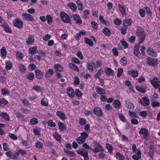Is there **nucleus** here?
<instances>
[{"label":"nucleus","instance_id":"f257e3e1","mask_svg":"<svg viewBox=\"0 0 160 160\" xmlns=\"http://www.w3.org/2000/svg\"><path fill=\"white\" fill-rule=\"evenodd\" d=\"M137 36L138 38L139 43H142L145 38V32L142 28H139L137 30Z\"/></svg>","mask_w":160,"mask_h":160},{"label":"nucleus","instance_id":"f03ea898","mask_svg":"<svg viewBox=\"0 0 160 160\" xmlns=\"http://www.w3.org/2000/svg\"><path fill=\"white\" fill-rule=\"evenodd\" d=\"M94 149H92L91 148H90V149L92 150L94 153H96L99 152H103L104 149L99 143L97 142L94 141Z\"/></svg>","mask_w":160,"mask_h":160},{"label":"nucleus","instance_id":"7ed1b4c3","mask_svg":"<svg viewBox=\"0 0 160 160\" xmlns=\"http://www.w3.org/2000/svg\"><path fill=\"white\" fill-rule=\"evenodd\" d=\"M60 17L62 21L65 23H68L70 21L69 16L64 12H62L60 14Z\"/></svg>","mask_w":160,"mask_h":160},{"label":"nucleus","instance_id":"20e7f679","mask_svg":"<svg viewBox=\"0 0 160 160\" xmlns=\"http://www.w3.org/2000/svg\"><path fill=\"white\" fill-rule=\"evenodd\" d=\"M77 152L83 157L84 160H89L88 152L87 150L81 149H78Z\"/></svg>","mask_w":160,"mask_h":160},{"label":"nucleus","instance_id":"39448f33","mask_svg":"<svg viewBox=\"0 0 160 160\" xmlns=\"http://www.w3.org/2000/svg\"><path fill=\"white\" fill-rule=\"evenodd\" d=\"M150 82L155 89H157L160 87V80L157 77H154L152 79L150 80Z\"/></svg>","mask_w":160,"mask_h":160},{"label":"nucleus","instance_id":"423d86ee","mask_svg":"<svg viewBox=\"0 0 160 160\" xmlns=\"http://www.w3.org/2000/svg\"><path fill=\"white\" fill-rule=\"evenodd\" d=\"M13 25L19 29L23 28V22L22 20L20 18H16L13 22Z\"/></svg>","mask_w":160,"mask_h":160},{"label":"nucleus","instance_id":"0eeeda50","mask_svg":"<svg viewBox=\"0 0 160 160\" xmlns=\"http://www.w3.org/2000/svg\"><path fill=\"white\" fill-rule=\"evenodd\" d=\"M139 102L141 104L146 106L150 104L149 100L146 97H144L141 98H139L138 99Z\"/></svg>","mask_w":160,"mask_h":160},{"label":"nucleus","instance_id":"6e6552de","mask_svg":"<svg viewBox=\"0 0 160 160\" xmlns=\"http://www.w3.org/2000/svg\"><path fill=\"white\" fill-rule=\"evenodd\" d=\"M23 19L27 21H32L34 20L33 17L27 13H23L22 14Z\"/></svg>","mask_w":160,"mask_h":160},{"label":"nucleus","instance_id":"1a4fd4ad","mask_svg":"<svg viewBox=\"0 0 160 160\" xmlns=\"http://www.w3.org/2000/svg\"><path fill=\"white\" fill-rule=\"evenodd\" d=\"M140 134H143L144 138H146L149 135V132L145 128H141L139 132Z\"/></svg>","mask_w":160,"mask_h":160},{"label":"nucleus","instance_id":"9d476101","mask_svg":"<svg viewBox=\"0 0 160 160\" xmlns=\"http://www.w3.org/2000/svg\"><path fill=\"white\" fill-rule=\"evenodd\" d=\"M128 73L133 78L137 77L139 74L138 71L133 69H131L128 72Z\"/></svg>","mask_w":160,"mask_h":160},{"label":"nucleus","instance_id":"9b49d317","mask_svg":"<svg viewBox=\"0 0 160 160\" xmlns=\"http://www.w3.org/2000/svg\"><path fill=\"white\" fill-rule=\"evenodd\" d=\"M66 92L68 96L71 98H73L75 96V92L73 89L71 87L67 89Z\"/></svg>","mask_w":160,"mask_h":160},{"label":"nucleus","instance_id":"f8f14e48","mask_svg":"<svg viewBox=\"0 0 160 160\" xmlns=\"http://www.w3.org/2000/svg\"><path fill=\"white\" fill-rule=\"evenodd\" d=\"M147 62L149 65H152L153 66H156L157 64V60L151 58H148Z\"/></svg>","mask_w":160,"mask_h":160},{"label":"nucleus","instance_id":"ddd939ff","mask_svg":"<svg viewBox=\"0 0 160 160\" xmlns=\"http://www.w3.org/2000/svg\"><path fill=\"white\" fill-rule=\"evenodd\" d=\"M134 154L132 156V158L135 160H138L141 158L142 154L139 150L134 153Z\"/></svg>","mask_w":160,"mask_h":160},{"label":"nucleus","instance_id":"4468645a","mask_svg":"<svg viewBox=\"0 0 160 160\" xmlns=\"http://www.w3.org/2000/svg\"><path fill=\"white\" fill-rule=\"evenodd\" d=\"M93 112L97 116L101 117L102 115V112L101 109L98 107H96L94 108Z\"/></svg>","mask_w":160,"mask_h":160},{"label":"nucleus","instance_id":"2eb2a0df","mask_svg":"<svg viewBox=\"0 0 160 160\" xmlns=\"http://www.w3.org/2000/svg\"><path fill=\"white\" fill-rule=\"evenodd\" d=\"M1 25L3 28V30L7 32L11 33V32L10 28L8 25L7 23L4 22Z\"/></svg>","mask_w":160,"mask_h":160},{"label":"nucleus","instance_id":"dca6fc26","mask_svg":"<svg viewBox=\"0 0 160 160\" xmlns=\"http://www.w3.org/2000/svg\"><path fill=\"white\" fill-rule=\"evenodd\" d=\"M56 114L62 120H65L66 119L65 115L61 111H57L56 112Z\"/></svg>","mask_w":160,"mask_h":160},{"label":"nucleus","instance_id":"f3484780","mask_svg":"<svg viewBox=\"0 0 160 160\" xmlns=\"http://www.w3.org/2000/svg\"><path fill=\"white\" fill-rule=\"evenodd\" d=\"M73 18L77 24L80 25L82 23V20L79 15L77 14L74 15Z\"/></svg>","mask_w":160,"mask_h":160},{"label":"nucleus","instance_id":"a211bd4d","mask_svg":"<svg viewBox=\"0 0 160 160\" xmlns=\"http://www.w3.org/2000/svg\"><path fill=\"white\" fill-rule=\"evenodd\" d=\"M105 72L106 74L108 76H112L114 74V70L108 67H106L105 68Z\"/></svg>","mask_w":160,"mask_h":160},{"label":"nucleus","instance_id":"6ab92c4d","mask_svg":"<svg viewBox=\"0 0 160 160\" xmlns=\"http://www.w3.org/2000/svg\"><path fill=\"white\" fill-rule=\"evenodd\" d=\"M34 40V36L32 35H30L26 40V43L27 45L32 44Z\"/></svg>","mask_w":160,"mask_h":160},{"label":"nucleus","instance_id":"aec40b11","mask_svg":"<svg viewBox=\"0 0 160 160\" xmlns=\"http://www.w3.org/2000/svg\"><path fill=\"white\" fill-rule=\"evenodd\" d=\"M148 54L153 57H156L157 56V53L152 49L148 48L147 50Z\"/></svg>","mask_w":160,"mask_h":160},{"label":"nucleus","instance_id":"412c9836","mask_svg":"<svg viewBox=\"0 0 160 160\" xmlns=\"http://www.w3.org/2000/svg\"><path fill=\"white\" fill-rule=\"evenodd\" d=\"M113 104V107L118 109H119L121 107L120 102L117 99L114 101Z\"/></svg>","mask_w":160,"mask_h":160},{"label":"nucleus","instance_id":"4be33fe9","mask_svg":"<svg viewBox=\"0 0 160 160\" xmlns=\"http://www.w3.org/2000/svg\"><path fill=\"white\" fill-rule=\"evenodd\" d=\"M125 106L128 109H133L134 108V105L132 102L129 101H126Z\"/></svg>","mask_w":160,"mask_h":160},{"label":"nucleus","instance_id":"5701e85b","mask_svg":"<svg viewBox=\"0 0 160 160\" xmlns=\"http://www.w3.org/2000/svg\"><path fill=\"white\" fill-rule=\"evenodd\" d=\"M18 67L20 71L22 73H24L25 72L26 69V67L22 63L19 64H18Z\"/></svg>","mask_w":160,"mask_h":160},{"label":"nucleus","instance_id":"b1692460","mask_svg":"<svg viewBox=\"0 0 160 160\" xmlns=\"http://www.w3.org/2000/svg\"><path fill=\"white\" fill-rule=\"evenodd\" d=\"M28 52L29 53L31 54L38 53V51L37 50V47L36 46L30 48Z\"/></svg>","mask_w":160,"mask_h":160},{"label":"nucleus","instance_id":"393cba45","mask_svg":"<svg viewBox=\"0 0 160 160\" xmlns=\"http://www.w3.org/2000/svg\"><path fill=\"white\" fill-rule=\"evenodd\" d=\"M35 71L36 77L39 79H41L43 75L42 72L38 69H36Z\"/></svg>","mask_w":160,"mask_h":160},{"label":"nucleus","instance_id":"a878e982","mask_svg":"<svg viewBox=\"0 0 160 160\" xmlns=\"http://www.w3.org/2000/svg\"><path fill=\"white\" fill-rule=\"evenodd\" d=\"M118 6L121 13L122 15L124 16L125 14L126 9L125 7L120 4H118Z\"/></svg>","mask_w":160,"mask_h":160},{"label":"nucleus","instance_id":"bb28decb","mask_svg":"<svg viewBox=\"0 0 160 160\" xmlns=\"http://www.w3.org/2000/svg\"><path fill=\"white\" fill-rule=\"evenodd\" d=\"M41 104L44 106L47 107L48 105V100L46 97L42 98L41 100Z\"/></svg>","mask_w":160,"mask_h":160},{"label":"nucleus","instance_id":"cd10ccee","mask_svg":"<svg viewBox=\"0 0 160 160\" xmlns=\"http://www.w3.org/2000/svg\"><path fill=\"white\" fill-rule=\"evenodd\" d=\"M0 116L2 118L4 119L7 121H8L10 118L8 114L6 112H2L0 113Z\"/></svg>","mask_w":160,"mask_h":160},{"label":"nucleus","instance_id":"c85d7f7f","mask_svg":"<svg viewBox=\"0 0 160 160\" xmlns=\"http://www.w3.org/2000/svg\"><path fill=\"white\" fill-rule=\"evenodd\" d=\"M96 92L100 94H104L105 93V90L102 88L97 86L96 89Z\"/></svg>","mask_w":160,"mask_h":160},{"label":"nucleus","instance_id":"c756f323","mask_svg":"<svg viewBox=\"0 0 160 160\" xmlns=\"http://www.w3.org/2000/svg\"><path fill=\"white\" fill-rule=\"evenodd\" d=\"M67 6L69 7L71 9L74 11H76L77 9V7L76 4L72 2H71L67 4Z\"/></svg>","mask_w":160,"mask_h":160},{"label":"nucleus","instance_id":"7c9ffc66","mask_svg":"<svg viewBox=\"0 0 160 160\" xmlns=\"http://www.w3.org/2000/svg\"><path fill=\"white\" fill-rule=\"evenodd\" d=\"M53 74V70L52 69H49L46 71L45 76L46 78H48L51 76Z\"/></svg>","mask_w":160,"mask_h":160},{"label":"nucleus","instance_id":"2f4dec72","mask_svg":"<svg viewBox=\"0 0 160 160\" xmlns=\"http://www.w3.org/2000/svg\"><path fill=\"white\" fill-rule=\"evenodd\" d=\"M0 52L1 57L3 59H4L7 54L6 48L5 47H2L1 49Z\"/></svg>","mask_w":160,"mask_h":160},{"label":"nucleus","instance_id":"473e14b6","mask_svg":"<svg viewBox=\"0 0 160 160\" xmlns=\"http://www.w3.org/2000/svg\"><path fill=\"white\" fill-rule=\"evenodd\" d=\"M59 129L61 131H63L67 128L66 126L63 123L59 122L58 123Z\"/></svg>","mask_w":160,"mask_h":160},{"label":"nucleus","instance_id":"72a5a7b5","mask_svg":"<svg viewBox=\"0 0 160 160\" xmlns=\"http://www.w3.org/2000/svg\"><path fill=\"white\" fill-rule=\"evenodd\" d=\"M89 11L85 10L82 13L83 17L84 19H87L89 18Z\"/></svg>","mask_w":160,"mask_h":160},{"label":"nucleus","instance_id":"f704fd0d","mask_svg":"<svg viewBox=\"0 0 160 160\" xmlns=\"http://www.w3.org/2000/svg\"><path fill=\"white\" fill-rule=\"evenodd\" d=\"M41 129L38 127L35 128L33 130V133L36 136H40V131Z\"/></svg>","mask_w":160,"mask_h":160},{"label":"nucleus","instance_id":"c9c22d12","mask_svg":"<svg viewBox=\"0 0 160 160\" xmlns=\"http://www.w3.org/2000/svg\"><path fill=\"white\" fill-rule=\"evenodd\" d=\"M6 64L5 68L7 70H10L12 67V64L10 62H8V60H6L5 62Z\"/></svg>","mask_w":160,"mask_h":160},{"label":"nucleus","instance_id":"e433bc0d","mask_svg":"<svg viewBox=\"0 0 160 160\" xmlns=\"http://www.w3.org/2000/svg\"><path fill=\"white\" fill-rule=\"evenodd\" d=\"M32 89L34 90L37 92H41L43 90V89L38 85H36L33 87Z\"/></svg>","mask_w":160,"mask_h":160},{"label":"nucleus","instance_id":"4c0bfd02","mask_svg":"<svg viewBox=\"0 0 160 160\" xmlns=\"http://www.w3.org/2000/svg\"><path fill=\"white\" fill-rule=\"evenodd\" d=\"M54 67L56 71L61 72L63 70V68L59 64H56L54 65Z\"/></svg>","mask_w":160,"mask_h":160},{"label":"nucleus","instance_id":"58836bf2","mask_svg":"<svg viewBox=\"0 0 160 160\" xmlns=\"http://www.w3.org/2000/svg\"><path fill=\"white\" fill-rule=\"evenodd\" d=\"M106 147L107 149H108L109 153L111 154L112 153L113 148L112 146L108 143H106Z\"/></svg>","mask_w":160,"mask_h":160},{"label":"nucleus","instance_id":"ea45409f","mask_svg":"<svg viewBox=\"0 0 160 160\" xmlns=\"http://www.w3.org/2000/svg\"><path fill=\"white\" fill-rule=\"evenodd\" d=\"M69 66L70 68H71L73 70L76 71L77 72L79 71V69L76 65L72 63H70L69 64Z\"/></svg>","mask_w":160,"mask_h":160},{"label":"nucleus","instance_id":"a19ab883","mask_svg":"<svg viewBox=\"0 0 160 160\" xmlns=\"http://www.w3.org/2000/svg\"><path fill=\"white\" fill-rule=\"evenodd\" d=\"M103 33L106 36H110L111 34L110 31L107 28H105L102 30Z\"/></svg>","mask_w":160,"mask_h":160},{"label":"nucleus","instance_id":"79ce46f5","mask_svg":"<svg viewBox=\"0 0 160 160\" xmlns=\"http://www.w3.org/2000/svg\"><path fill=\"white\" fill-rule=\"evenodd\" d=\"M85 43L90 45L91 46H92L93 43L92 41L88 38H85Z\"/></svg>","mask_w":160,"mask_h":160},{"label":"nucleus","instance_id":"37998d69","mask_svg":"<svg viewBox=\"0 0 160 160\" xmlns=\"http://www.w3.org/2000/svg\"><path fill=\"white\" fill-rule=\"evenodd\" d=\"M77 142L78 144H82L85 142L86 139L82 137L79 136L77 139Z\"/></svg>","mask_w":160,"mask_h":160},{"label":"nucleus","instance_id":"c03bdc74","mask_svg":"<svg viewBox=\"0 0 160 160\" xmlns=\"http://www.w3.org/2000/svg\"><path fill=\"white\" fill-rule=\"evenodd\" d=\"M86 67L90 72H92L93 71V67L91 63L87 62Z\"/></svg>","mask_w":160,"mask_h":160},{"label":"nucleus","instance_id":"a18cd8bd","mask_svg":"<svg viewBox=\"0 0 160 160\" xmlns=\"http://www.w3.org/2000/svg\"><path fill=\"white\" fill-rule=\"evenodd\" d=\"M120 63L123 66H126L127 63V61L126 58L125 57H123L120 59Z\"/></svg>","mask_w":160,"mask_h":160},{"label":"nucleus","instance_id":"49530a36","mask_svg":"<svg viewBox=\"0 0 160 160\" xmlns=\"http://www.w3.org/2000/svg\"><path fill=\"white\" fill-rule=\"evenodd\" d=\"M132 24V20H125L123 21V25L126 27H127Z\"/></svg>","mask_w":160,"mask_h":160},{"label":"nucleus","instance_id":"de8ad7c7","mask_svg":"<svg viewBox=\"0 0 160 160\" xmlns=\"http://www.w3.org/2000/svg\"><path fill=\"white\" fill-rule=\"evenodd\" d=\"M133 52L134 55L136 56H137L139 52V50L138 46V45H136L135 46Z\"/></svg>","mask_w":160,"mask_h":160},{"label":"nucleus","instance_id":"09e8293b","mask_svg":"<svg viewBox=\"0 0 160 160\" xmlns=\"http://www.w3.org/2000/svg\"><path fill=\"white\" fill-rule=\"evenodd\" d=\"M54 137L58 141H60L61 140V135L56 132L54 134Z\"/></svg>","mask_w":160,"mask_h":160},{"label":"nucleus","instance_id":"8fccbe9b","mask_svg":"<svg viewBox=\"0 0 160 160\" xmlns=\"http://www.w3.org/2000/svg\"><path fill=\"white\" fill-rule=\"evenodd\" d=\"M151 105L153 108H155L159 107L160 105V103L158 102L153 101L151 102Z\"/></svg>","mask_w":160,"mask_h":160},{"label":"nucleus","instance_id":"3c124183","mask_svg":"<svg viewBox=\"0 0 160 160\" xmlns=\"http://www.w3.org/2000/svg\"><path fill=\"white\" fill-rule=\"evenodd\" d=\"M115 157L117 159H118V160L120 159H124L125 158L124 155L120 154L119 152H117L116 153Z\"/></svg>","mask_w":160,"mask_h":160},{"label":"nucleus","instance_id":"603ef678","mask_svg":"<svg viewBox=\"0 0 160 160\" xmlns=\"http://www.w3.org/2000/svg\"><path fill=\"white\" fill-rule=\"evenodd\" d=\"M145 12L146 10L144 9V8L143 9H141L139 10V13L141 17L143 18L145 16Z\"/></svg>","mask_w":160,"mask_h":160},{"label":"nucleus","instance_id":"864d4df0","mask_svg":"<svg viewBox=\"0 0 160 160\" xmlns=\"http://www.w3.org/2000/svg\"><path fill=\"white\" fill-rule=\"evenodd\" d=\"M148 112L145 111L140 112L139 115L142 118H145L148 115Z\"/></svg>","mask_w":160,"mask_h":160},{"label":"nucleus","instance_id":"5fc2aeb1","mask_svg":"<svg viewBox=\"0 0 160 160\" xmlns=\"http://www.w3.org/2000/svg\"><path fill=\"white\" fill-rule=\"evenodd\" d=\"M103 70L102 69H100L98 70L97 72L94 75L95 78H99V76L103 73Z\"/></svg>","mask_w":160,"mask_h":160},{"label":"nucleus","instance_id":"6e6d98bb","mask_svg":"<svg viewBox=\"0 0 160 160\" xmlns=\"http://www.w3.org/2000/svg\"><path fill=\"white\" fill-rule=\"evenodd\" d=\"M46 19L48 24L50 25L52 23V18L50 15H48L47 16Z\"/></svg>","mask_w":160,"mask_h":160},{"label":"nucleus","instance_id":"4d7b16f0","mask_svg":"<svg viewBox=\"0 0 160 160\" xmlns=\"http://www.w3.org/2000/svg\"><path fill=\"white\" fill-rule=\"evenodd\" d=\"M38 123V120L37 118H34L30 120V124L32 125H35Z\"/></svg>","mask_w":160,"mask_h":160},{"label":"nucleus","instance_id":"13d9d810","mask_svg":"<svg viewBox=\"0 0 160 160\" xmlns=\"http://www.w3.org/2000/svg\"><path fill=\"white\" fill-rule=\"evenodd\" d=\"M48 125L51 127L54 128L56 126V124L52 120H49L48 122Z\"/></svg>","mask_w":160,"mask_h":160},{"label":"nucleus","instance_id":"bf43d9fd","mask_svg":"<svg viewBox=\"0 0 160 160\" xmlns=\"http://www.w3.org/2000/svg\"><path fill=\"white\" fill-rule=\"evenodd\" d=\"M123 72V70L121 68H119L118 69L117 72V76L118 77H121Z\"/></svg>","mask_w":160,"mask_h":160},{"label":"nucleus","instance_id":"052dcab7","mask_svg":"<svg viewBox=\"0 0 160 160\" xmlns=\"http://www.w3.org/2000/svg\"><path fill=\"white\" fill-rule=\"evenodd\" d=\"M75 93L76 95L79 97H81L83 95L82 93L80 91L79 89H77L76 90Z\"/></svg>","mask_w":160,"mask_h":160},{"label":"nucleus","instance_id":"680f3d73","mask_svg":"<svg viewBox=\"0 0 160 160\" xmlns=\"http://www.w3.org/2000/svg\"><path fill=\"white\" fill-rule=\"evenodd\" d=\"M121 42L122 45L123 47H124L125 49H126L128 48V43L124 40L123 39L121 41Z\"/></svg>","mask_w":160,"mask_h":160},{"label":"nucleus","instance_id":"e2e57ef3","mask_svg":"<svg viewBox=\"0 0 160 160\" xmlns=\"http://www.w3.org/2000/svg\"><path fill=\"white\" fill-rule=\"evenodd\" d=\"M86 123V120L84 118H81L79 120V123L80 125L82 126L84 125Z\"/></svg>","mask_w":160,"mask_h":160},{"label":"nucleus","instance_id":"0e129e2a","mask_svg":"<svg viewBox=\"0 0 160 160\" xmlns=\"http://www.w3.org/2000/svg\"><path fill=\"white\" fill-rule=\"evenodd\" d=\"M92 28L94 29H97L98 28V24L95 22L93 21L91 22Z\"/></svg>","mask_w":160,"mask_h":160},{"label":"nucleus","instance_id":"69168bd1","mask_svg":"<svg viewBox=\"0 0 160 160\" xmlns=\"http://www.w3.org/2000/svg\"><path fill=\"white\" fill-rule=\"evenodd\" d=\"M8 136L13 140H16L18 139L17 137L13 133H9Z\"/></svg>","mask_w":160,"mask_h":160},{"label":"nucleus","instance_id":"338daca9","mask_svg":"<svg viewBox=\"0 0 160 160\" xmlns=\"http://www.w3.org/2000/svg\"><path fill=\"white\" fill-rule=\"evenodd\" d=\"M80 134L81 135V136L84 138L86 140V138H88L89 137L88 134L85 132L81 133Z\"/></svg>","mask_w":160,"mask_h":160},{"label":"nucleus","instance_id":"774afa93","mask_svg":"<svg viewBox=\"0 0 160 160\" xmlns=\"http://www.w3.org/2000/svg\"><path fill=\"white\" fill-rule=\"evenodd\" d=\"M36 67V66L34 64H30L28 67V69L30 71H32L35 69Z\"/></svg>","mask_w":160,"mask_h":160}]
</instances>
